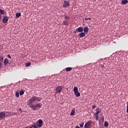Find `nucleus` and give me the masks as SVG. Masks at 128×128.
<instances>
[{
	"label": "nucleus",
	"instance_id": "obj_1",
	"mask_svg": "<svg viewBox=\"0 0 128 128\" xmlns=\"http://www.w3.org/2000/svg\"><path fill=\"white\" fill-rule=\"evenodd\" d=\"M40 100H42V98L36 96H33L30 100H28V104L31 105L32 103L36 101L40 102Z\"/></svg>",
	"mask_w": 128,
	"mask_h": 128
},
{
	"label": "nucleus",
	"instance_id": "obj_2",
	"mask_svg": "<svg viewBox=\"0 0 128 128\" xmlns=\"http://www.w3.org/2000/svg\"><path fill=\"white\" fill-rule=\"evenodd\" d=\"M74 95L76 96V97H80V93L78 92V88L77 86H74Z\"/></svg>",
	"mask_w": 128,
	"mask_h": 128
},
{
	"label": "nucleus",
	"instance_id": "obj_3",
	"mask_svg": "<svg viewBox=\"0 0 128 128\" xmlns=\"http://www.w3.org/2000/svg\"><path fill=\"white\" fill-rule=\"evenodd\" d=\"M62 90V86H58L56 89V94H60Z\"/></svg>",
	"mask_w": 128,
	"mask_h": 128
},
{
	"label": "nucleus",
	"instance_id": "obj_4",
	"mask_svg": "<svg viewBox=\"0 0 128 128\" xmlns=\"http://www.w3.org/2000/svg\"><path fill=\"white\" fill-rule=\"evenodd\" d=\"M6 117V113L5 112H0V120H4Z\"/></svg>",
	"mask_w": 128,
	"mask_h": 128
},
{
	"label": "nucleus",
	"instance_id": "obj_5",
	"mask_svg": "<svg viewBox=\"0 0 128 128\" xmlns=\"http://www.w3.org/2000/svg\"><path fill=\"white\" fill-rule=\"evenodd\" d=\"M92 123V121H88L84 124V128H90Z\"/></svg>",
	"mask_w": 128,
	"mask_h": 128
},
{
	"label": "nucleus",
	"instance_id": "obj_6",
	"mask_svg": "<svg viewBox=\"0 0 128 128\" xmlns=\"http://www.w3.org/2000/svg\"><path fill=\"white\" fill-rule=\"evenodd\" d=\"M70 6V1L64 0L62 4L63 8H66Z\"/></svg>",
	"mask_w": 128,
	"mask_h": 128
},
{
	"label": "nucleus",
	"instance_id": "obj_7",
	"mask_svg": "<svg viewBox=\"0 0 128 128\" xmlns=\"http://www.w3.org/2000/svg\"><path fill=\"white\" fill-rule=\"evenodd\" d=\"M36 124L38 128H42V120L41 119L38 120L36 122Z\"/></svg>",
	"mask_w": 128,
	"mask_h": 128
},
{
	"label": "nucleus",
	"instance_id": "obj_8",
	"mask_svg": "<svg viewBox=\"0 0 128 128\" xmlns=\"http://www.w3.org/2000/svg\"><path fill=\"white\" fill-rule=\"evenodd\" d=\"M9 18L8 16H4L2 20L3 24H6Z\"/></svg>",
	"mask_w": 128,
	"mask_h": 128
},
{
	"label": "nucleus",
	"instance_id": "obj_9",
	"mask_svg": "<svg viewBox=\"0 0 128 128\" xmlns=\"http://www.w3.org/2000/svg\"><path fill=\"white\" fill-rule=\"evenodd\" d=\"M28 106L30 108H32L34 111H36V110H37V108H36V105H34V104H28Z\"/></svg>",
	"mask_w": 128,
	"mask_h": 128
},
{
	"label": "nucleus",
	"instance_id": "obj_10",
	"mask_svg": "<svg viewBox=\"0 0 128 128\" xmlns=\"http://www.w3.org/2000/svg\"><path fill=\"white\" fill-rule=\"evenodd\" d=\"M9 63V60L7 58H6L4 60V66H7Z\"/></svg>",
	"mask_w": 128,
	"mask_h": 128
},
{
	"label": "nucleus",
	"instance_id": "obj_11",
	"mask_svg": "<svg viewBox=\"0 0 128 128\" xmlns=\"http://www.w3.org/2000/svg\"><path fill=\"white\" fill-rule=\"evenodd\" d=\"M76 30H76L77 32H83V30H84V29H83V28L82 27H79Z\"/></svg>",
	"mask_w": 128,
	"mask_h": 128
},
{
	"label": "nucleus",
	"instance_id": "obj_12",
	"mask_svg": "<svg viewBox=\"0 0 128 128\" xmlns=\"http://www.w3.org/2000/svg\"><path fill=\"white\" fill-rule=\"evenodd\" d=\"M83 30H84V32H85V34H88V32L89 30V28H88V26H86L84 28Z\"/></svg>",
	"mask_w": 128,
	"mask_h": 128
},
{
	"label": "nucleus",
	"instance_id": "obj_13",
	"mask_svg": "<svg viewBox=\"0 0 128 128\" xmlns=\"http://www.w3.org/2000/svg\"><path fill=\"white\" fill-rule=\"evenodd\" d=\"M96 115H98L100 113L101 110L100 109V108H96Z\"/></svg>",
	"mask_w": 128,
	"mask_h": 128
},
{
	"label": "nucleus",
	"instance_id": "obj_14",
	"mask_svg": "<svg viewBox=\"0 0 128 128\" xmlns=\"http://www.w3.org/2000/svg\"><path fill=\"white\" fill-rule=\"evenodd\" d=\"M75 110H76V109L75 108H73L71 111V113H70V115L72 116H74V114H75Z\"/></svg>",
	"mask_w": 128,
	"mask_h": 128
},
{
	"label": "nucleus",
	"instance_id": "obj_15",
	"mask_svg": "<svg viewBox=\"0 0 128 128\" xmlns=\"http://www.w3.org/2000/svg\"><path fill=\"white\" fill-rule=\"evenodd\" d=\"M5 113L6 116H10L12 115V112H6Z\"/></svg>",
	"mask_w": 128,
	"mask_h": 128
},
{
	"label": "nucleus",
	"instance_id": "obj_16",
	"mask_svg": "<svg viewBox=\"0 0 128 128\" xmlns=\"http://www.w3.org/2000/svg\"><path fill=\"white\" fill-rule=\"evenodd\" d=\"M85 34L84 32H81L80 34H78L80 38H84L85 36Z\"/></svg>",
	"mask_w": 128,
	"mask_h": 128
},
{
	"label": "nucleus",
	"instance_id": "obj_17",
	"mask_svg": "<svg viewBox=\"0 0 128 128\" xmlns=\"http://www.w3.org/2000/svg\"><path fill=\"white\" fill-rule=\"evenodd\" d=\"M72 70V68L70 67H68L66 68V72H70Z\"/></svg>",
	"mask_w": 128,
	"mask_h": 128
},
{
	"label": "nucleus",
	"instance_id": "obj_18",
	"mask_svg": "<svg viewBox=\"0 0 128 128\" xmlns=\"http://www.w3.org/2000/svg\"><path fill=\"white\" fill-rule=\"evenodd\" d=\"M16 16L18 18H20V16H21V13L20 12H18L16 14Z\"/></svg>",
	"mask_w": 128,
	"mask_h": 128
},
{
	"label": "nucleus",
	"instance_id": "obj_19",
	"mask_svg": "<svg viewBox=\"0 0 128 128\" xmlns=\"http://www.w3.org/2000/svg\"><path fill=\"white\" fill-rule=\"evenodd\" d=\"M36 110H39L38 108H40V104H36Z\"/></svg>",
	"mask_w": 128,
	"mask_h": 128
},
{
	"label": "nucleus",
	"instance_id": "obj_20",
	"mask_svg": "<svg viewBox=\"0 0 128 128\" xmlns=\"http://www.w3.org/2000/svg\"><path fill=\"white\" fill-rule=\"evenodd\" d=\"M128 2V0H122V3L123 4H126Z\"/></svg>",
	"mask_w": 128,
	"mask_h": 128
},
{
	"label": "nucleus",
	"instance_id": "obj_21",
	"mask_svg": "<svg viewBox=\"0 0 128 128\" xmlns=\"http://www.w3.org/2000/svg\"><path fill=\"white\" fill-rule=\"evenodd\" d=\"M4 62V56L0 54V62Z\"/></svg>",
	"mask_w": 128,
	"mask_h": 128
},
{
	"label": "nucleus",
	"instance_id": "obj_22",
	"mask_svg": "<svg viewBox=\"0 0 128 128\" xmlns=\"http://www.w3.org/2000/svg\"><path fill=\"white\" fill-rule=\"evenodd\" d=\"M64 24V26H68V22L65 20L63 22Z\"/></svg>",
	"mask_w": 128,
	"mask_h": 128
},
{
	"label": "nucleus",
	"instance_id": "obj_23",
	"mask_svg": "<svg viewBox=\"0 0 128 128\" xmlns=\"http://www.w3.org/2000/svg\"><path fill=\"white\" fill-rule=\"evenodd\" d=\"M104 126L105 127H108V122L107 121H105Z\"/></svg>",
	"mask_w": 128,
	"mask_h": 128
},
{
	"label": "nucleus",
	"instance_id": "obj_24",
	"mask_svg": "<svg viewBox=\"0 0 128 128\" xmlns=\"http://www.w3.org/2000/svg\"><path fill=\"white\" fill-rule=\"evenodd\" d=\"M4 12L5 11L4 10H0V14H4Z\"/></svg>",
	"mask_w": 128,
	"mask_h": 128
},
{
	"label": "nucleus",
	"instance_id": "obj_25",
	"mask_svg": "<svg viewBox=\"0 0 128 128\" xmlns=\"http://www.w3.org/2000/svg\"><path fill=\"white\" fill-rule=\"evenodd\" d=\"M24 92L23 90H20V96H22V95L24 94Z\"/></svg>",
	"mask_w": 128,
	"mask_h": 128
},
{
	"label": "nucleus",
	"instance_id": "obj_26",
	"mask_svg": "<svg viewBox=\"0 0 128 128\" xmlns=\"http://www.w3.org/2000/svg\"><path fill=\"white\" fill-rule=\"evenodd\" d=\"M16 96L17 98H19V96H20V94H19V92H16Z\"/></svg>",
	"mask_w": 128,
	"mask_h": 128
},
{
	"label": "nucleus",
	"instance_id": "obj_27",
	"mask_svg": "<svg viewBox=\"0 0 128 128\" xmlns=\"http://www.w3.org/2000/svg\"><path fill=\"white\" fill-rule=\"evenodd\" d=\"M30 65H31V63L30 62H28V63L26 64V66H30Z\"/></svg>",
	"mask_w": 128,
	"mask_h": 128
},
{
	"label": "nucleus",
	"instance_id": "obj_28",
	"mask_svg": "<svg viewBox=\"0 0 128 128\" xmlns=\"http://www.w3.org/2000/svg\"><path fill=\"white\" fill-rule=\"evenodd\" d=\"M98 118H99L98 115V114H96V120H98Z\"/></svg>",
	"mask_w": 128,
	"mask_h": 128
},
{
	"label": "nucleus",
	"instance_id": "obj_29",
	"mask_svg": "<svg viewBox=\"0 0 128 128\" xmlns=\"http://www.w3.org/2000/svg\"><path fill=\"white\" fill-rule=\"evenodd\" d=\"M32 127L34 128H38V126H36V124H34L32 126Z\"/></svg>",
	"mask_w": 128,
	"mask_h": 128
},
{
	"label": "nucleus",
	"instance_id": "obj_30",
	"mask_svg": "<svg viewBox=\"0 0 128 128\" xmlns=\"http://www.w3.org/2000/svg\"><path fill=\"white\" fill-rule=\"evenodd\" d=\"M96 108V106L95 105L92 106V110H94Z\"/></svg>",
	"mask_w": 128,
	"mask_h": 128
},
{
	"label": "nucleus",
	"instance_id": "obj_31",
	"mask_svg": "<svg viewBox=\"0 0 128 128\" xmlns=\"http://www.w3.org/2000/svg\"><path fill=\"white\" fill-rule=\"evenodd\" d=\"M64 18H66V20H70V17L66 16H65Z\"/></svg>",
	"mask_w": 128,
	"mask_h": 128
},
{
	"label": "nucleus",
	"instance_id": "obj_32",
	"mask_svg": "<svg viewBox=\"0 0 128 128\" xmlns=\"http://www.w3.org/2000/svg\"><path fill=\"white\" fill-rule=\"evenodd\" d=\"M84 124V122L80 124V126L81 128H83Z\"/></svg>",
	"mask_w": 128,
	"mask_h": 128
},
{
	"label": "nucleus",
	"instance_id": "obj_33",
	"mask_svg": "<svg viewBox=\"0 0 128 128\" xmlns=\"http://www.w3.org/2000/svg\"><path fill=\"white\" fill-rule=\"evenodd\" d=\"M8 58H9L10 59H12V56H10V54H8Z\"/></svg>",
	"mask_w": 128,
	"mask_h": 128
},
{
	"label": "nucleus",
	"instance_id": "obj_34",
	"mask_svg": "<svg viewBox=\"0 0 128 128\" xmlns=\"http://www.w3.org/2000/svg\"><path fill=\"white\" fill-rule=\"evenodd\" d=\"M91 20V18H85V20Z\"/></svg>",
	"mask_w": 128,
	"mask_h": 128
},
{
	"label": "nucleus",
	"instance_id": "obj_35",
	"mask_svg": "<svg viewBox=\"0 0 128 128\" xmlns=\"http://www.w3.org/2000/svg\"><path fill=\"white\" fill-rule=\"evenodd\" d=\"M2 66H3V64L1 62H0V68H1Z\"/></svg>",
	"mask_w": 128,
	"mask_h": 128
},
{
	"label": "nucleus",
	"instance_id": "obj_36",
	"mask_svg": "<svg viewBox=\"0 0 128 128\" xmlns=\"http://www.w3.org/2000/svg\"><path fill=\"white\" fill-rule=\"evenodd\" d=\"M104 65H102V66H101V68H104Z\"/></svg>",
	"mask_w": 128,
	"mask_h": 128
},
{
	"label": "nucleus",
	"instance_id": "obj_37",
	"mask_svg": "<svg viewBox=\"0 0 128 128\" xmlns=\"http://www.w3.org/2000/svg\"><path fill=\"white\" fill-rule=\"evenodd\" d=\"M126 112L128 113V106H127Z\"/></svg>",
	"mask_w": 128,
	"mask_h": 128
},
{
	"label": "nucleus",
	"instance_id": "obj_38",
	"mask_svg": "<svg viewBox=\"0 0 128 128\" xmlns=\"http://www.w3.org/2000/svg\"><path fill=\"white\" fill-rule=\"evenodd\" d=\"M104 117L102 118V120H103V121L104 120Z\"/></svg>",
	"mask_w": 128,
	"mask_h": 128
},
{
	"label": "nucleus",
	"instance_id": "obj_39",
	"mask_svg": "<svg viewBox=\"0 0 128 128\" xmlns=\"http://www.w3.org/2000/svg\"><path fill=\"white\" fill-rule=\"evenodd\" d=\"M76 128H80V127L79 126H76Z\"/></svg>",
	"mask_w": 128,
	"mask_h": 128
},
{
	"label": "nucleus",
	"instance_id": "obj_40",
	"mask_svg": "<svg viewBox=\"0 0 128 128\" xmlns=\"http://www.w3.org/2000/svg\"><path fill=\"white\" fill-rule=\"evenodd\" d=\"M30 128H32V127H30Z\"/></svg>",
	"mask_w": 128,
	"mask_h": 128
},
{
	"label": "nucleus",
	"instance_id": "obj_41",
	"mask_svg": "<svg viewBox=\"0 0 128 128\" xmlns=\"http://www.w3.org/2000/svg\"><path fill=\"white\" fill-rule=\"evenodd\" d=\"M1 18V16H0V19Z\"/></svg>",
	"mask_w": 128,
	"mask_h": 128
}]
</instances>
